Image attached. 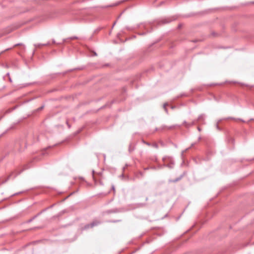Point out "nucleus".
I'll list each match as a JSON object with an SVG mask.
<instances>
[{"instance_id": "1", "label": "nucleus", "mask_w": 254, "mask_h": 254, "mask_svg": "<svg viewBox=\"0 0 254 254\" xmlns=\"http://www.w3.org/2000/svg\"><path fill=\"white\" fill-rule=\"evenodd\" d=\"M99 222L97 221H94L92 223H91V224L86 225L85 227V228L87 229L88 228H92V227H94V226L97 225L98 224H99Z\"/></svg>"}, {"instance_id": "2", "label": "nucleus", "mask_w": 254, "mask_h": 254, "mask_svg": "<svg viewBox=\"0 0 254 254\" xmlns=\"http://www.w3.org/2000/svg\"><path fill=\"white\" fill-rule=\"evenodd\" d=\"M167 105H168V104L167 103H165V104H164V106H163L164 108V109H165V110L166 111H167L166 106H167Z\"/></svg>"}, {"instance_id": "3", "label": "nucleus", "mask_w": 254, "mask_h": 254, "mask_svg": "<svg viewBox=\"0 0 254 254\" xmlns=\"http://www.w3.org/2000/svg\"><path fill=\"white\" fill-rule=\"evenodd\" d=\"M35 46L36 47H39V46H40V45H35Z\"/></svg>"}]
</instances>
